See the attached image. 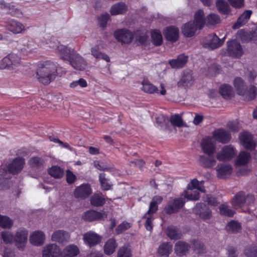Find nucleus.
<instances>
[{"label": "nucleus", "instance_id": "obj_1", "mask_svg": "<svg viewBox=\"0 0 257 257\" xmlns=\"http://www.w3.org/2000/svg\"><path fill=\"white\" fill-rule=\"evenodd\" d=\"M50 48L64 60L69 61L70 64L75 69L83 70L86 68L87 63L84 59L74 49L61 45L55 40L47 42Z\"/></svg>", "mask_w": 257, "mask_h": 257}, {"label": "nucleus", "instance_id": "obj_2", "mask_svg": "<svg viewBox=\"0 0 257 257\" xmlns=\"http://www.w3.org/2000/svg\"><path fill=\"white\" fill-rule=\"evenodd\" d=\"M57 63L51 61L41 62L38 64L35 77L39 82L47 85L57 76Z\"/></svg>", "mask_w": 257, "mask_h": 257}, {"label": "nucleus", "instance_id": "obj_3", "mask_svg": "<svg viewBox=\"0 0 257 257\" xmlns=\"http://www.w3.org/2000/svg\"><path fill=\"white\" fill-rule=\"evenodd\" d=\"M199 197V192L192 189V188H190V185H188L187 189L183 192L182 197L171 201L166 208V211L167 213L171 214L178 211L184 205L185 201L183 199H186L187 200L195 201L198 200Z\"/></svg>", "mask_w": 257, "mask_h": 257}, {"label": "nucleus", "instance_id": "obj_4", "mask_svg": "<svg viewBox=\"0 0 257 257\" xmlns=\"http://www.w3.org/2000/svg\"><path fill=\"white\" fill-rule=\"evenodd\" d=\"M205 22L204 13L203 11L199 10L195 14L194 22L185 24L182 28V32L186 37H192L197 30L203 28Z\"/></svg>", "mask_w": 257, "mask_h": 257}, {"label": "nucleus", "instance_id": "obj_5", "mask_svg": "<svg viewBox=\"0 0 257 257\" xmlns=\"http://www.w3.org/2000/svg\"><path fill=\"white\" fill-rule=\"evenodd\" d=\"M234 85L238 94L242 95L245 100L249 101L253 99L255 97L256 94V87L252 86L248 91H246L244 82L241 78H236L234 80Z\"/></svg>", "mask_w": 257, "mask_h": 257}, {"label": "nucleus", "instance_id": "obj_6", "mask_svg": "<svg viewBox=\"0 0 257 257\" xmlns=\"http://www.w3.org/2000/svg\"><path fill=\"white\" fill-rule=\"evenodd\" d=\"M162 200V198L160 196H157L153 197L150 203L149 209L144 215V218L146 219L145 225L148 230L150 231L153 228V214L158 210V205L161 203Z\"/></svg>", "mask_w": 257, "mask_h": 257}, {"label": "nucleus", "instance_id": "obj_7", "mask_svg": "<svg viewBox=\"0 0 257 257\" xmlns=\"http://www.w3.org/2000/svg\"><path fill=\"white\" fill-rule=\"evenodd\" d=\"M254 197L252 195L246 196L242 191L236 194L231 200V204L234 207H242L245 205L250 206L254 201Z\"/></svg>", "mask_w": 257, "mask_h": 257}, {"label": "nucleus", "instance_id": "obj_8", "mask_svg": "<svg viewBox=\"0 0 257 257\" xmlns=\"http://www.w3.org/2000/svg\"><path fill=\"white\" fill-rule=\"evenodd\" d=\"M20 60L16 54H10L4 57L0 62V69H15L20 64Z\"/></svg>", "mask_w": 257, "mask_h": 257}, {"label": "nucleus", "instance_id": "obj_9", "mask_svg": "<svg viewBox=\"0 0 257 257\" xmlns=\"http://www.w3.org/2000/svg\"><path fill=\"white\" fill-rule=\"evenodd\" d=\"M237 154V150L232 145L223 147L216 155L217 159L220 161H229Z\"/></svg>", "mask_w": 257, "mask_h": 257}, {"label": "nucleus", "instance_id": "obj_10", "mask_svg": "<svg viewBox=\"0 0 257 257\" xmlns=\"http://www.w3.org/2000/svg\"><path fill=\"white\" fill-rule=\"evenodd\" d=\"M28 231L24 228H19L15 235V245L19 249H24L28 240Z\"/></svg>", "mask_w": 257, "mask_h": 257}, {"label": "nucleus", "instance_id": "obj_11", "mask_svg": "<svg viewBox=\"0 0 257 257\" xmlns=\"http://www.w3.org/2000/svg\"><path fill=\"white\" fill-rule=\"evenodd\" d=\"M200 146L203 152L207 155H213L215 153L216 143L211 137L203 139Z\"/></svg>", "mask_w": 257, "mask_h": 257}, {"label": "nucleus", "instance_id": "obj_12", "mask_svg": "<svg viewBox=\"0 0 257 257\" xmlns=\"http://www.w3.org/2000/svg\"><path fill=\"white\" fill-rule=\"evenodd\" d=\"M142 90L149 93H157L164 95L166 93V86L164 84L161 83L160 85V89L157 88L155 85L151 83L149 81L144 80L142 82Z\"/></svg>", "mask_w": 257, "mask_h": 257}, {"label": "nucleus", "instance_id": "obj_13", "mask_svg": "<svg viewBox=\"0 0 257 257\" xmlns=\"http://www.w3.org/2000/svg\"><path fill=\"white\" fill-rule=\"evenodd\" d=\"M114 36L118 41L123 43H130L134 38L133 33L126 29L116 30L114 33Z\"/></svg>", "mask_w": 257, "mask_h": 257}, {"label": "nucleus", "instance_id": "obj_14", "mask_svg": "<svg viewBox=\"0 0 257 257\" xmlns=\"http://www.w3.org/2000/svg\"><path fill=\"white\" fill-rule=\"evenodd\" d=\"M61 252L59 247L55 243L45 245L42 250L43 257H60Z\"/></svg>", "mask_w": 257, "mask_h": 257}, {"label": "nucleus", "instance_id": "obj_15", "mask_svg": "<svg viewBox=\"0 0 257 257\" xmlns=\"http://www.w3.org/2000/svg\"><path fill=\"white\" fill-rule=\"evenodd\" d=\"M193 212L204 220L209 219L212 217L211 211L203 203H197L193 208Z\"/></svg>", "mask_w": 257, "mask_h": 257}, {"label": "nucleus", "instance_id": "obj_16", "mask_svg": "<svg viewBox=\"0 0 257 257\" xmlns=\"http://www.w3.org/2000/svg\"><path fill=\"white\" fill-rule=\"evenodd\" d=\"M227 50L230 55L234 57H239L243 54L241 45L235 40L227 42Z\"/></svg>", "mask_w": 257, "mask_h": 257}, {"label": "nucleus", "instance_id": "obj_17", "mask_svg": "<svg viewBox=\"0 0 257 257\" xmlns=\"http://www.w3.org/2000/svg\"><path fill=\"white\" fill-rule=\"evenodd\" d=\"M224 37L222 39H219L215 34L208 35L206 38V40L203 42V45L205 47L211 49H215L220 47L224 42Z\"/></svg>", "mask_w": 257, "mask_h": 257}, {"label": "nucleus", "instance_id": "obj_18", "mask_svg": "<svg viewBox=\"0 0 257 257\" xmlns=\"http://www.w3.org/2000/svg\"><path fill=\"white\" fill-rule=\"evenodd\" d=\"M92 192L90 186L88 184H83L77 187L74 192V196L77 198L85 199Z\"/></svg>", "mask_w": 257, "mask_h": 257}, {"label": "nucleus", "instance_id": "obj_19", "mask_svg": "<svg viewBox=\"0 0 257 257\" xmlns=\"http://www.w3.org/2000/svg\"><path fill=\"white\" fill-rule=\"evenodd\" d=\"M239 138L242 145L245 148L249 150L254 149L255 143L251 134L247 132H243L240 134Z\"/></svg>", "mask_w": 257, "mask_h": 257}, {"label": "nucleus", "instance_id": "obj_20", "mask_svg": "<svg viewBox=\"0 0 257 257\" xmlns=\"http://www.w3.org/2000/svg\"><path fill=\"white\" fill-rule=\"evenodd\" d=\"M106 217L104 212H98L93 210H88L83 213L82 218L87 221H93Z\"/></svg>", "mask_w": 257, "mask_h": 257}, {"label": "nucleus", "instance_id": "obj_21", "mask_svg": "<svg viewBox=\"0 0 257 257\" xmlns=\"http://www.w3.org/2000/svg\"><path fill=\"white\" fill-rule=\"evenodd\" d=\"M83 239L85 244L92 246L100 242L101 237L93 231H88L83 235Z\"/></svg>", "mask_w": 257, "mask_h": 257}, {"label": "nucleus", "instance_id": "obj_22", "mask_svg": "<svg viewBox=\"0 0 257 257\" xmlns=\"http://www.w3.org/2000/svg\"><path fill=\"white\" fill-rule=\"evenodd\" d=\"M216 172L217 175L219 178H226L231 175L232 168L229 164H220L216 167Z\"/></svg>", "mask_w": 257, "mask_h": 257}, {"label": "nucleus", "instance_id": "obj_23", "mask_svg": "<svg viewBox=\"0 0 257 257\" xmlns=\"http://www.w3.org/2000/svg\"><path fill=\"white\" fill-rule=\"evenodd\" d=\"M213 136L215 140L223 144L227 143L231 139L230 135L223 129H217L214 131Z\"/></svg>", "mask_w": 257, "mask_h": 257}, {"label": "nucleus", "instance_id": "obj_24", "mask_svg": "<svg viewBox=\"0 0 257 257\" xmlns=\"http://www.w3.org/2000/svg\"><path fill=\"white\" fill-rule=\"evenodd\" d=\"M194 82L193 77L190 70L184 71L183 75L178 82L179 87H188L191 86Z\"/></svg>", "mask_w": 257, "mask_h": 257}, {"label": "nucleus", "instance_id": "obj_25", "mask_svg": "<svg viewBox=\"0 0 257 257\" xmlns=\"http://www.w3.org/2000/svg\"><path fill=\"white\" fill-rule=\"evenodd\" d=\"M70 235L68 232L63 230H56L53 232L51 236L52 241L62 243L68 241Z\"/></svg>", "mask_w": 257, "mask_h": 257}, {"label": "nucleus", "instance_id": "obj_26", "mask_svg": "<svg viewBox=\"0 0 257 257\" xmlns=\"http://www.w3.org/2000/svg\"><path fill=\"white\" fill-rule=\"evenodd\" d=\"M61 252L62 257H75L80 253V250L77 245L70 244L65 247Z\"/></svg>", "mask_w": 257, "mask_h": 257}, {"label": "nucleus", "instance_id": "obj_27", "mask_svg": "<svg viewBox=\"0 0 257 257\" xmlns=\"http://www.w3.org/2000/svg\"><path fill=\"white\" fill-rule=\"evenodd\" d=\"M45 239V236L43 232L38 230L33 232L30 235V241L34 245L39 246L44 242Z\"/></svg>", "mask_w": 257, "mask_h": 257}, {"label": "nucleus", "instance_id": "obj_28", "mask_svg": "<svg viewBox=\"0 0 257 257\" xmlns=\"http://www.w3.org/2000/svg\"><path fill=\"white\" fill-rule=\"evenodd\" d=\"M25 164L24 159L22 158H17L10 165L9 170L13 174H16L21 171L23 168Z\"/></svg>", "mask_w": 257, "mask_h": 257}, {"label": "nucleus", "instance_id": "obj_29", "mask_svg": "<svg viewBox=\"0 0 257 257\" xmlns=\"http://www.w3.org/2000/svg\"><path fill=\"white\" fill-rule=\"evenodd\" d=\"M199 161L204 167L212 168L216 165V161L213 155H201L199 157Z\"/></svg>", "mask_w": 257, "mask_h": 257}, {"label": "nucleus", "instance_id": "obj_30", "mask_svg": "<svg viewBox=\"0 0 257 257\" xmlns=\"http://www.w3.org/2000/svg\"><path fill=\"white\" fill-rule=\"evenodd\" d=\"M8 29L14 34H20L25 30V26L20 22L14 20L9 21Z\"/></svg>", "mask_w": 257, "mask_h": 257}, {"label": "nucleus", "instance_id": "obj_31", "mask_svg": "<svg viewBox=\"0 0 257 257\" xmlns=\"http://www.w3.org/2000/svg\"><path fill=\"white\" fill-rule=\"evenodd\" d=\"M172 248V245L170 243H163L158 248L157 256L158 257H168Z\"/></svg>", "mask_w": 257, "mask_h": 257}, {"label": "nucleus", "instance_id": "obj_32", "mask_svg": "<svg viewBox=\"0 0 257 257\" xmlns=\"http://www.w3.org/2000/svg\"><path fill=\"white\" fill-rule=\"evenodd\" d=\"M127 8L123 3H118L112 5L110 9L111 15H121L127 11Z\"/></svg>", "mask_w": 257, "mask_h": 257}, {"label": "nucleus", "instance_id": "obj_33", "mask_svg": "<svg viewBox=\"0 0 257 257\" xmlns=\"http://www.w3.org/2000/svg\"><path fill=\"white\" fill-rule=\"evenodd\" d=\"M166 38L170 41H175L179 36V30L174 27L167 28L164 32Z\"/></svg>", "mask_w": 257, "mask_h": 257}, {"label": "nucleus", "instance_id": "obj_34", "mask_svg": "<svg viewBox=\"0 0 257 257\" xmlns=\"http://www.w3.org/2000/svg\"><path fill=\"white\" fill-rule=\"evenodd\" d=\"M187 61V56L181 55L177 59L170 60L169 64L172 68L177 69L183 67Z\"/></svg>", "mask_w": 257, "mask_h": 257}, {"label": "nucleus", "instance_id": "obj_35", "mask_svg": "<svg viewBox=\"0 0 257 257\" xmlns=\"http://www.w3.org/2000/svg\"><path fill=\"white\" fill-rule=\"evenodd\" d=\"M251 11L250 10L245 11L238 19L237 22L234 24L232 28L234 29H237L246 23L249 20Z\"/></svg>", "mask_w": 257, "mask_h": 257}, {"label": "nucleus", "instance_id": "obj_36", "mask_svg": "<svg viewBox=\"0 0 257 257\" xmlns=\"http://www.w3.org/2000/svg\"><path fill=\"white\" fill-rule=\"evenodd\" d=\"M250 159V154L245 151L240 152L236 160L235 164L237 166H243L246 164Z\"/></svg>", "mask_w": 257, "mask_h": 257}, {"label": "nucleus", "instance_id": "obj_37", "mask_svg": "<svg viewBox=\"0 0 257 257\" xmlns=\"http://www.w3.org/2000/svg\"><path fill=\"white\" fill-rule=\"evenodd\" d=\"M117 244L113 238L108 239L104 246V252L107 255L112 254L115 250Z\"/></svg>", "mask_w": 257, "mask_h": 257}, {"label": "nucleus", "instance_id": "obj_38", "mask_svg": "<svg viewBox=\"0 0 257 257\" xmlns=\"http://www.w3.org/2000/svg\"><path fill=\"white\" fill-rule=\"evenodd\" d=\"M236 38L240 39L242 41L245 42L251 40L254 41L256 40V39L254 38L253 34H251L249 32L245 31L243 30H240L237 32L236 34Z\"/></svg>", "mask_w": 257, "mask_h": 257}, {"label": "nucleus", "instance_id": "obj_39", "mask_svg": "<svg viewBox=\"0 0 257 257\" xmlns=\"http://www.w3.org/2000/svg\"><path fill=\"white\" fill-rule=\"evenodd\" d=\"M91 54L96 58L102 59L105 60L106 62L110 61V58L107 55L101 53L99 51V46L98 45H96L91 48Z\"/></svg>", "mask_w": 257, "mask_h": 257}, {"label": "nucleus", "instance_id": "obj_40", "mask_svg": "<svg viewBox=\"0 0 257 257\" xmlns=\"http://www.w3.org/2000/svg\"><path fill=\"white\" fill-rule=\"evenodd\" d=\"M189 246L184 242L178 241L175 245V250L179 255L185 254L189 250Z\"/></svg>", "mask_w": 257, "mask_h": 257}, {"label": "nucleus", "instance_id": "obj_41", "mask_svg": "<svg viewBox=\"0 0 257 257\" xmlns=\"http://www.w3.org/2000/svg\"><path fill=\"white\" fill-rule=\"evenodd\" d=\"M132 250L131 246L125 244L119 248L117 251V257H132Z\"/></svg>", "mask_w": 257, "mask_h": 257}, {"label": "nucleus", "instance_id": "obj_42", "mask_svg": "<svg viewBox=\"0 0 257 257\" xmlns=\"http://www.w3.org/2000/svg\"><path fill=\"white\" fill-rule=\"evenodd\" d=\"M91 204L95 206H100L103 205L105 202V200L102 194H94L90 199Z\"/></svg>", "mask_w": 257, "mask_h": 257}, {"label": "nucleus", "instance_id": "obj_43", "mask_svg": "<svg viewBox=\"0 0 257 257\" xmlns=\"http://www.w3.org/2000/svg\"><path fill=\"white\" fill-rule=\"evenodd\" d=\"M219 92L220 94L224 98H230L232 96V88L227 84H224L220 86L219 88Z\"/></svg>", "mask_w": 257, "mask_h": 257}, {"label": "nucleus", "instance_id": "obj_44", "mask_svg": "<svg viewBox=\"0 0 257 257\" xmlns=\"http://www.w3.org/2000/svg\"><path fill=\"white\" fill-rule=\"evenodd\" d=\"M216 7L219 12L223 14H227L230 12V8L226 2L218 0L216 2Z\"/></svg>", "mask_w": 257, "mask_h": 257}, {"label": "nucleus", "instance_id": "obj_45", "mask_svg": "<svg viewBox=\"0 0 257 257\" xmlns=\"http://www.w3.org/2000/svg\"><path fill=\"white\" fill-rule=\"evenodd\" d=\"M15 235L9 231H4L1 232V238L7 244L12 243L15 242Z\"/></svg>", "mask_w": 257, "mask_h": 257}, {"label": "nucleus", "instance_id": "obj_46", "mask_svg": "<svg viewBox=\"0 0 257 257\" xmlns=\"http://www.w3.org/2000/svg\"><path fill=\"white\" fill-rule=\"evenodd\" d=\"M13 224V221L10 217L0 215V227L3 228H10Z\"/></svg>", "mask_w": 257, "mask_h": 257}, {"label": "nucleus", "instance_id": "obj_47", "mask_svg": "<svg viewBox=\"0 0 257 257\" xmlns=\"http://www.w3.org/2000/svg\"><path fill=\"white\" fill-rule=\"evenodd\" d=\"M166 234L172 239H178L181 237L178 229L174 226L168 227L166 230Z\"/></svg>", "mask_w": 257, "mask_h": 257}, {"label": "nucleus", "instance_id": "obj_48", "mask_svg": "<svg viewBox=\"0 0 257 257\" xmlns=\"http://www.w3.org/2000/svg\"><path fill=\"white\" fill-rule=\"evenodd\" d=\"M153 43L156 46H160L162 44V36L160 31L155 30L151 33Z\"/></svg>", "mask_w": 257, "mask_h": 257}, {"label": "nucleus", "instance_id": "obj_49", "mask_svg": "<svg viewBox=\"0 0 257 257\" xmlns=\"http://www.w3.org/2000/svg\"><path fill=\"white\" fill-rule=\"evenodd\" d=\"M49 173L55 178H60L63 176L64 172L60 167L55 166L49 170Z\"/></svg>", "mask_w": 257, "mask_h": 257}, {"label": "nucleus", "instance_id": "obj_50", "mask_svg": "<svg viewBox=\"0 0 257 257\" xmlns=\"http://www.w3.org/2000/svg\"><path fill=\"white\" fill-rule=\"evenodd\" d=\"M220 22L218 15L214 14L209 15L206 18V24L208 26L215 25Z\"/></svg>", "mask_w": 257, "mask_h": 257}, {"label": "nucleus", "instance_id": "obj_51", "mask_svg": "<svg viewBox=\"0 0 257 257\" xmlns=\"http://www.w3.org/2000/svg\"><path fill=\"white\" fill-rule=\"evenodd\" d=\"M203 181L199 182L196 179H194L191 181L188 185H190V188H192V189H197V191L204 192L205 189L203 186Z\"/></svg>", "mask_w": 257, "mask_h": 257}, {"label": "nucleus", "instance_id": "obj_52", "mask_svg": "<svg viewBox=\"0 0 257 257\" xmlns=\"http://www.w3.org/2000/svg\"><path fill=\"white\" fill-rule=\"evenodd\" d=\"M241 228L240 223L236 221H231L226 226V229L231 232H238Z\"/></svg>", "mask_w": 257, "mask_h": 257}, {"label": "nucleus", "instance_id": "obj_53", "mask_svg": "<svg viewBox=\"0 0 257 257\" xmlns=\"http://www.w3.org/2000/svg\"><path fill=\"white\" fill-rule=\"evenodd\" d=\"M105 174L101 173L99 175V181L101 188L103 190H108L111 189V185L108 183V180L105 177Z\"/></svg>", "mask_w": 257, "mask_h": 257}, {"label": "nucleus", "instance_id": "obj_54", "mask_svg": "<svg viewBox=\"0 0 257 257\" xmlns=\"http://www.w3.org/2000/svg\"><path fill=\"white\" fill-rule=\"evenodd\" d=\"M87 83L86 81L83 78H80L78 80L73 81L70 84V87L74 89L77 88L78 86L84 88L87 87Z\"/></svg>", "mask_w": 257, "mask_h": 257}, {"label": "nucleus", "instance_id": "obj_55", "mask_svg": "<svg viewBox=\"0 0 257 257\" xmlns=\"http://www.w3.org/2000/svg\"><path fill=\"white\" fill-rule=\"evenodd\" d=\"M219 210L221 214L230 217L232 216L235 213L233 210L229 209L228 206L225 204L220 205Z\"/></svg>", "mask_w": 257, "mask_h": 257}, {"label": "nucleus", "instance_id": "obj_56", "mask_svg": "<svg viewBox=\"0 0 257 257\" xmlns=\"http://www.w3.org/2000/svg\"><path fill=\"white\" fill-rule=\"evenodd\" d=\"M169 120L173 125L178 127H181L183 125L182 119L179 114L172 115Z\"/></svg>", "mask_w": 257, "mask_h": 257}, {"label": "nucleus", "instance_id": "obj_57", "mask_svg": "<svg viewBox=\"0 0 257 257\" xmlns=\"http://www.w3.org/2000/svg\"><path fill=\"white\" fill-rule=\"evenodd\" d=\"M49 140L51 142H53L55 143L58 144L59 145L61 146L62 148L67 149L71 151H72L73 150V148L70 147L68 143H64L61 141L59 140V139H58L57 138H55L54 137L50 136L49 137Z\"/></svg>", "mask_w": 257, "mask_h": 257}, {"label": "nucleus", "instance_id": "obj_58", "mask_svg": "<svg viewBox=\"0 0 257 257\" xmlns=\"http://www.w3.org/2000/svg\"><path fill=\"white\" fill-rule=\"evenodd\" d=\"M43 163V160L38 157L31 158L29 161V164L32 167H38Z\"/></svg>", "mask_w": 257, "mask_h": 257}, {"label": "nucleus", "instance_id": "obj_59", "mask_svg": "<svg viewBox=\"0 0 257 257\" xmlns=\"http://www.w3.org/2000/svg\"><path fill=\"white\" fill-rule=\"evenodd\" d=\"M204 201L207 202L208 204L214 206L219 203L218 198L214 197L212 196L207 195L206 197H204Z\"/></svg>", "mask_w": 257, "mask_h": 257}, {"label": "nucleus", "instance_id": "obj_60", "mask_svg": "<svg viewBox=\"0 0 257 257\" xmlns=\"http://www.w3.org/2000/svg\"><path fill=\"white\" fill-rule=\"evenodd\" d=\"M109 19L110 15L108 14L105 13L101 15L98 19V21L100 26L102 27H105Z\"/></svg>", "mask_w": 257, "mask_h": 257}, {"label": "nucleus", "instance_id": "obj_61", "mask_svg": "<svg viewBox=\"0 0 257 257\" xmlns=\"http://www.w3.org/2000/svg\"><path fill=\"white\" fill-rule=\"evenodd\" d=\"M193 244L195 248V251L196 253L201 254L204 252L205 249L204 248V245L200 241H194Z\"/></svg>", "mask_w": 257, "mask_h": 257}, {"label": "nucleus", "instance_id": "obj_62", "mask_svg": "<svg viewBox=\"0 0 257 257\" xmlns=\"http://www.w3.org/2000/svg\"><path fill=\"white\" fill-rule=\"evenodd\" d=\"M228 128L231 132H237L239 130L240 125L237 120L229 121L227 124Z\"/></svg>", "mask_w": 257, "mask_h": 257}, {"label": "nucleus", "instance_id": "obj_63", "mask_svg": "<svg viewBox=\"0 0 257 257\" xmlns=\"http://www.w3.org/2000/svg\"><path fill=\"white\" fill-rule=\"evenodd\" d=\"M131 225L130 223L127 222H123L122 223L119 224L116 229V232L117 234H120L123 231L130 228Z\"/></svg>", "mask_w": 257, "mask_h": 257}, {"label": "nucleus", "instance_id": "obj_64", "mask_svg": "<svg viewBox=\"0 0 257 257\" xmlns=\"http://www.w3.org/2000/svg\"><path fill=\"white\" fill-rule=\"evenodd\" d=\"M244 253L248 257L257 256V247H253L250 248H246L244 250Z\"/></svg>", "mask_w": 257, "mask_h": 257}]
</instances>
